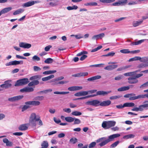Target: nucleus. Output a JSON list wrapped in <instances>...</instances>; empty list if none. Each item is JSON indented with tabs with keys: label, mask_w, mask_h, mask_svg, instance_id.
I'll use <instances>...</instances> for the list:
<instances>
[{
	"label": "nucleus",
	"mask_w": 148,
	"mask_h": 148,
	"mask_svg": "<svg viewBox=\"0 0 148 148\" xmlns=\"http://www.w3.org/2000/svg\"><path fill=\"white\" fill-rule=\"evenodd\" d=\"M140 71V70H137L132 72H130L124 74V75L126 76H133L135 75L137 72Z\"/></svg>",
	"instance_id": "nucleus-18"
},
{
	"label": "nucleus",
	"mask_w": 148,
	"mask_h": 148,
	"mask_svg": "<svg viewBox=\"0 0 148 148\" xmlns=\"http://www.w3.org/2000/svg\"><path fill=\"white\" fill-rule=\"evenodd\" d=\"M88 72H81L77 74H74L72 76L75 77H85L88 75Z\"/></svg>",
	"instance_id": "nucleus-13"
},
{
	"label": "nucleus",
	"mask_w": 148,
	"mask_h": 148,
	"mask_svg": "<svg viewBox=\"0 0 148 148\" xmlns=\"http://www.w3.org/2000/svg\"><path fill=\"white\" fill-rule=\"evenodd\" d=\"M123 77V76L122 75H119L118 76L115 77L114 79L116 80H118L122 79Z\"/></svg>",
	"instance_id": "nucleus-47"
},
{
	"label": "nucleus",
	"mask_w": 148,
	"mask_h": 148,
	"mask_svg": "<svg viewBox=\"0 0 148 148\" xmlns=\"http://www.w3.org/2000/svg\"><path fill=\"white\" fill-rule=\"evenodd\" d=\"M139 56H136L134 57L131 58L128 61L129 62H130L131 61H136V60H139Z\"/></svg>",
	"instance_id": "nucleus-43"
},
{
	"label": "nucleus",
	"mask_w": 148,
	"mask_h": 148,
	"mask_svg": "<svg viewBox=\"0 0 148 148\" xmlns=\"http://www.w3.org/2000/svg\"><path fill=\"white\" fill-rule=\"evenodd\" d=\"M64 77H59L58 78H57L56 79L54 80H51L50 82H54L55 81H57L63 79H64Z\"/></svg>",
	"instance_id": "nucleus-60"
},
{
	"label": "nucleus",
	"mask_w": 148,
	"mask_h": 148,
	"mask_svg": "<svg viewBox=\"0 0 148 148\" xmlns=\"http://www.w3.org/2000/svg\"><path fill=\"white\" fill-rule=\"evenodd\" d=\"M28 126L27 124H25L20 125L18 127L19 130L21 131H25L27 130Z\"/></svg>",
	"instance_id": "nucleus-15"
},
{
	"label": "nucleus",
	"mask_w": 148,
	"mask_h": 148,
	"mask_svg": "<svg viewBox=\"0 0 148 148\" xmlns=\"http://www.w3.org/2000/svg\"><path fill=\"white\" fill-rule=\"evenodd\" d=\"M139 60L140 62H146L148 61V57H143L141 58L139 57Z\"/></svg>",
	"instance_id": "nucleus-26"
},
{
	"label": "nucleus",
	"mask_w": 148,
	"mask_h": 148,
	"mask_svg": "<svg viewBox=\"0 0 148 148\" xmlns=\"http://www.w3.org/2000/svg\"><path fill=\"white\" fill-rule=\"evenodd\" d=\"M12 9V8L11 7H9L5 8L1 11V13L2 14L5 13H7L11 10Z\"/></svg>",
	"instance_id": "nucleus-19"
},
{
	"label": "nucleus",
	"mask_w": 148,
	"mask_h": 148,
	"mask_svg": "<svg viewBox=\"0 0 148 148\" xmlns=\"http://www.w3.org/2000/svg\"><path fill=\"white\" fill-rule=\"evenodd\" d=\"M115 54V53L113 52H110L108 54L103 55L102 56L104 57H107V56H113L114 54Z\"/></svg>",
	"instance_id": "nucleus-42"
},
{
	"label": "nucleus",
	"mask_w": 148,
	"mask_h": 148,
	"mask_svg": "<svg viewBox=\"0 0 148 148\" xmlns=\"http://www.w3.org/2000/svg\"><path fill=\"white\" fill-rule=\"evenodd\" d=\"M20 47L24 49H29L31 47V45L25 42H21L19 44Z\"/></svg>",
	"instance_id": "nucleus-9"
},
{
	"label": "nucleus",
	"mask_w": 148,
	"mask_h": 148,
	"mask_svg": "<svg viewBox=\"0 0 148 148\" xmlns=\"http://www.w3.org/2000/svg\"><path fill=\"white\" fill-rule=\"evenodd\" d=\"M143 22V20H139L138 21H135L133 22L132 23L133 25L136 27L138 26L141 24Z\"/></svg>",
	"instance_id": "nucleus-20"
},
{
	"label": "nucleus",
	"mask_w": 148,
	"mask_h": 148,
	"mask_svg": "<svg viewBox=\"0 0 148 148\" xmlns=\"http://www.w3.org/2000/svg\"><path fill=\"white\" fill-rule=\"evenodd\" d=\"M75 119L71 117H65V121L69 122H71L74 121Z\"/></svg>",
	"instance_id": "nucleus-34"
},
{
	"label": "nucleus",
	"mask_w": 148,
	"mask_h": 148,
	"mask_svg": "<svg viewBox=\"0 0 148 148\" xmlns=\"http://www.w3.org/2000/svg\"><path fill=\"white\" fill-rule=\"evenodd\" d=\"M26 87L27 92H30L34 91V89L32 88L29 87Z\"/></svg>",
	"instance_id": "nucleus-64"
},
{
	"label": "nucleus",
	"mask_w": 148,
	"mask_h": 148,
	"mask_svg": "<svg viewBox=\"0 0 148 148\" xmlns=\"http://www.w3.org/2000/svg\"><path fill=\"white\" fill-rule=\"evenodd\" d=\"M146 40V39H142V40H139L137 41L132 42V45L133 46L140 45V44H141V43L144 42V41Z\"/></svg>",
	"instance_id": "nucleus-23"
},
{
	"label": "nucleus",
	"mask_w": 148,
	"mask_h": 148,
	"mask_svg": "<svg viewBox=\"0 0 148 148\" xmlns=\"http://www.w3.org/2000/svg\"><path fill=\"white\" fill-rule=\"evenodd\" d=\"M26 104L32 105L34 106H38L40 104V103L39 101H33L27 102L25 103Z\"/></svg>",
	"instance_id": "nucleus-12"
},
{
	"label": "nucleus",
	"mask_w": 148,
	"mask_h": 148,
	"mask_svg": "<svg viewBox=\"0 0 148 148\" xmlns=\"http://www.w3.org/2000/svg\"><path fill=\"white\" fill-rule=\"evenodd\" d=\"M96 145V142H92L90 143L88 146V147L89 148H92L93 147L95 146Z\"/></svg>",
	"instance_id": "nucleus-53"
},
{
	"label": "nucleus",
	"mask_w": 148,
	"mask_h": 148,
	"mask_svg": "<svg viewBox=\"0 0 148 148\" xmlns=\"http://www.w3.org/2000/svg\"><path fill=\"white\" fill-rule=\"evenodd\" d=\"M147 97L148 98V94L145 95H138L137 97L135 98L136 99H139L143 98L145 97Z\"/></svg>",
	"instance_id": "nucleus-31"
},
{
	"label": "nucleus",
	"mask_w": 148,
	"mask_h": 148,
	"mask_svg": "<svg viewBox=\"0 0 148 148\" xmlns=\"http://www.w3.org/2000/svg\"><path fill=\"white\" fill-rule=\"evenodd\" d=\"M115 0H99V1L104 3H110L114 2Z\"/></svg>",
	"instance_id": "nucleus-37"
},
{
	"label": "nucleus",
	"mask_w": 148,
	"mask_h": 148,
	"mask_svg": "<svg viewBox=\"0 0 148 148\" xmlns=\"http://www.w3.org/2000/svg\"><path fill=\"white\" fill-rule=\"evenodd\" d=\"M9 81H6L5 82L4 84L1 85L0 87L2 88H7L12 86V84L10 83H8Z\"/></svg>",
	"instance_id": "nucleus-16"
},
{
	"label": "nucleus",
	"mask_w": 148,
	"mask_h": 148,
	"mask_svg": "<svg viewBox=\"0 0 148 148\" xmlns=\"http://www.w3.org/2000/svg\"><path fill=\"white\" fill-rule=\"evenodd\" d=\"M49 111L51 114H53L56 112L55 110L53 108H49Z\"/></svg>",
	"instance_id": "nucleus-63"
},
{
	"label": "nucleus",
	"mask_w": 148,
	"mask_h": 148,
	"mask_svg": "<svg viewBox=\"0 0 148 148\" xmlns=\"http://www.w3.org/2000/svg\"><path fill=\"white\" fill-rule=\"evenodd\" d=\"M71 114L73 115L78 116L81 115L82 114V113L79 111H75L72 112Z\"/></svg>",
	"instance_id": "nucleus-39"
},
{
	"label": "nucleus",
	"mask_w": 148,
	"mask_h": 148,
	"mask_svg": "<svg viewBox=\"0 0 148 148\" xmlns=\"http://www.w3.org/2000/svg\"><path fill=\"white\" fill-rule=\"evenodd\" d=\"M13 65H17L19 64H23V60H14L12 61Z\"/></svg>",
	"instance_id": "nucleus-29"
},
{
	"label": "nucleus",
	"mask_w": 148,
	"mask_h": 148,
	"mask_svg": "<svg viewBox=\"0 0 148 148\" xmlns=\"http://www.w3.org/2000/svg\"><path fill=\"white\" fill-rule=\"evenodd\" d=\"M88 52L86 51H83L80 52V53H77V56H82L83 55L85 54H87Z\"/></svg>",
	"instance_id": "nucleus-45"
},
{
	"label": "nucleus",
	"mask_w": 148,
	"mask_h": 148,
	"mask_svg": "<svg viewBox=\"0 0 148 148\" xmlns=\"http://www.w3.org/2000/svg\"><path fill=\"white\" fill-rule=\"evenodd\" d=\"M41 146H42V147L47 148L48 146V143L47 141H44L42 144Z\"/></svg>",
	"instance_id": "nucleus-46"
},
{
	"label": "nucleus",
	"mask_w": 148,
	"mask_h": 148,
	"mask_svg": "<svg viewBox=\"0 0 148 148\" xmlns=\"http://www.w3.org/2000/svg\"><path fill=\"white\" fill-rule=\"evenodd\" d=\"M143 75V74L142 73L138 74H136V73L135 75H134L133 76L137 79V78H138L142 76Z\"/></svg>",
	"instance_id": "nucleus-58"
},
{
	"label": "nucleus",
	"mask_w": 148,
	"mask_h": 148,
	"mask_svg": "<svg viewBox=\"0 0 148 148\" xmlns=\"http://www.w3.org/2000/svg\"><path fill=\"white\" fill-rule=\"evenodd\" d=\"M146 64L141 63L138 66V67L139 68H143L146 67Z\"/></svg>",
	"instance_id": "nucleus-54"
},
{
	"label": "nucleus",
	"mask_w": 148,
	"mask_h": 148,
	"mask_svg": "<svg viewBox=\"0 0 148 148\" xmlns=\"http://www.w3.org/2000/svg\"><path fill=\"white\" fill-rule=\"evenodd\" d=\"M23 97V95H18L9 98L8 99V100L11 102L16 101L22 99Z\"/></svg>",
	"instance_id": "nucleus-8"
},
{
	"label": "nucleus",
	"mask_w": 148,
	"mask_h": 148,
	"mask_svg": "<svg viewBox=\"0 0 148 148\" xmlns=\"http://www.w3.org/2000/svg\"><path fill=\"white\" fill-rule=\"evenodd\" d=\"M112 92L111 90L108 91H105L103 90L99 91L97 92L95 95H91V97L96 96L97 95L105 96Z\"/></svg>",
	"instance_id": "nucleus-6"
},
{
	"label": "nucleus",
	"mask_w": 148,
	"mask_h": 148,
	"mask_svg": "<svg viewBox=\"0 0 148 148\" xmlns=\"http://www.w3.org/2000/svg\"><path fill=\"white\" fill-rule=\"evenodd\" d=\"M3 142L6 144V146L8 147L12 146L13 145V143L10 141L7 138H4L3 139Z\"/></svg>",
	"instance_id": "nucleus-17"
},
{
	"label": "nucleus",
	"mask_w": 148,
	"mask_h": 148,
	"mask_svg": "<svg viewBox=\"0 0 148 148\" xmlns=\"http://www.w3.org/2000/svg\"><path fill=\"white\" fill-rule=\"evenodd\" d=\"M107 122L108 129L114 126L116 123V122L114 121H108Z\"/></svg>",
	"instance_id": "nucleus-22"
},
{
	"label": "nucleus",
	"mask_w": 148,
	"mask_h": 148,
	"mask_svg": "<svg viewBox=\"0 0 148 148\" xmlns=\"http://www.w3.org/2000/svg\"><path fill=\"white\" fill-rule=\"evenodd\" d=\"M121 97V96L119 95L112 96L110 97V99L111 100L117 99L120 98Z\"/></svg>",
	"instance_id": "nucleus-51"
},
{
	"label": "nucleus",
	"mask_w": 148,
	"mask_h": 148,
	"mask_svg": "<svg viewBox=\"0 0 148 148\" xmlns=\"http://www.w3.org/2000/svg\"><path fill=\"white\" fill-rule=\"evenodd\" d=\"M40 116L35 113H32L29 117V124L33 127L36 126V122L39 120Z\"/></svg>",
	"instance_id": "nucleus-3"
},
{
	"label": "nucleus",
	"mask_w": 148,
	"mask_h": 148,
	"mask_svg": "<svg viewBox=\"0 0 148 148\" xmlns=\"http://www.w3.org/2000/svg\"><path fill=\"white\" fill-rule=\"evenodd\" d=\"M104 69L105 70H108V71H111L113 70L111 65H109L105 67Z\"/></svg>",
	"instance_id": "nucleus-55"
},
{
	"label": "nucleus",
	"mask_w": 148,
	"mask_h": 148,
	"mask_svg": "<svg viewBox=\"0 0 148 148\" xmlns=\"http://www.w3.org/2000/svg\"><path fill=\"white\" fill-rule=\"evenodd\" d=\"M145 109H148V104H145L139 106L138 107H135L132 109V111H142Z\"/></svg>",
	"instance_id": "nucleus-5"
},
{
	"label": "nucleus",
	"mask_w": 148,
	"mask_h": 148,
	"mask_svg": "<svg viewBox=\"0 0 148 148\" xmlns=\"http://www.w3.org/2000/svg\"><path fill=\"white\" fill-rule=\"evenodd\" d=\"M133 86V85H130L128 86L118 88L117 90L119 92L127 90L130 89V87H132Z\"/></svg>",
	"instance_id": "nucleus-14"
},
{
	"label": "nucleus",
	"mask_w": 148,
	"mask_h": 148,
	"mask_svg": "<svg viewBox=\"0 0 148 148\" xmlns=\"http://www.w3.org/2000/svg\"><path fill=\"white\" fill-rule=\"evenodd\" d=\"M29 82L28 79L24 78L17 80L14 85L15 86H19L26 84Z\"/></svg>",
	"instance_id": "nucleus-4"
},
{
	"label": "nucleus",
	"mask_w": 148,
	"mask_h": 148,
	"mask_svg": "<svg viewBox=\"0 0 148 148\" xmlns=\"http://www.w3.org/2000/svg\"><path fill=\"white\" fill-rule=\"evenodd\" d=\"M78 8V7L75 5H73L72 6H68L67 7V9L68 10H71L77 9Z\"/></svg>",
	"instance_id": "nucleus-36"
},
{
	"label": "nucleus",
	"mask_w": 148,
	"mask_h": 148,
	"mask_svg": "<svg viewBox=\"0 0 148 148\" xmlns=\"http://www.w3.org/2000/svg\"><path fill=\"white\" fill-rule=\"evenodd\" d=\"M40 1H30L26 3H25L22 5L24 7H27L34 5L35 3H39Z\"/></svg>",
	"instance_id": "nucleus-7"
},
{
	"label": "nucleus",
	"mask_w": 148,
	"mask_h": 148,
	"mask_svg": "<svg viewBox=\"0 0 148 148\" xmlns=\"http://www.w3.org/2000/svg\"><path fill=\"white\" fill-rule=\"evenodd\" d=\"M54 77V76L53 75H51L42 78V80L43 81H46L53 78Z\"/></svg>",
	"instance_id": "nucleus-21"
},
{
	"label": "nucleus",
	"mask_w": 148,
	"mask_h": 148,
	"mask_svg": "<svg viewBox=\"0 0 148 148\" xmlns=\"http://www.w3.org/2000/svg\"><path fill=\"white\" fill-rule=\"evenodd\" d=\"M29 108V106L28 105H24L23 107L22 108V112H24L25 110L27 109L28 108Z\"/></svg>",
	"instance_id": "nucleus-59"
},
{
	"label": "nucleus",
	"mask_w": 148,
	"mask_h": 148,
	"mask_svg": "<svg viewBox=\"0 0 148 148\" xmlns=\"http://www.w3.org/2000/svg\"><path fill=\"white\" fill-rule=\"evenodd\" d=\"M24 10L22 9H19L18 10L15 11L13 13V14L15 15L19 14L23 12Z\"/></svg>",
	"instance_id": "nucleus-25"
},
{
	"label": "nucleus",
	"mask_w": 148,
	"mask_h": 148,
	"mask_svg": "<svg viewBox=\"0 0 148 148\" xmlns=\"http://www.w3.org/2000/svg\"><path fill=\"white\" fill-rule=\"evenodd\" d=\"M81 121L80 120L78 119H75L74 121V124H79L80 123Z\"/></svg>",
	"instance_id": "nucleus-57"
},
{
	"label": "nucleus",
	"mask_w": 148,
	"mask_h": 148,
	"mask_svg": "<svg viewBox=\"0 0 148 148\" xmlns=\"http://www.w3.org/2000/svg\"><path fill=\"white\" fill-rule=\"evenodd\" d=\"M124 107H132L135 106L134 103L132 102L126 103L124 104Z\"/></svg>",
	"instance_id": "nucleus-27"
},
{
	"label": "nucleus",
	"mask_w": 148,
	"mask_h": 148,
	"mask_svg": "<svg viewBox=\"0 0 148 148\" xmlns=\"http://www.w3.org/2000/svg\"><path fill=\"white\" fill-rule=\"evenodd\" d=\"M104 36V34L102 33L94 36L92 37V39L93 40H97L99 39H101Z\"/></svg>",
	"instance_id": "nucleus-11"
},
{
	"label": "nucleus",
	"mask_w": 148,
	"mask_h": 148,
	"mask_svg": "<svg viewBox=\"0 0 148 148\" xmlns=\"http://www.w3.org/2000/svg\"><path fill=\"white\" fill-rule=\"evenodd\" d=\"M41 77L40 75H36L31 77L29 79L31 80H32L35 79H40Z\"/></svg>",
	"instance_id": "nucleus-28"
},
{
	"label": "nucleus",
	"mask_w": 148,
	"mask_h": 148,
	"mask_svg": "<svg viewBox=\"0 0 148 148\" xmlns=\"http://www.w3.org/2000/svg\"><path fill=\"white\" fill-rule=\"evenodd\" d=\"M102 127L105 129H108V122L106 121H103L102 124Z\"/></svg>",
	"instance_id": "nucleus-33"
},
{
	"label": "nucleus",
	"mask_w": 148,
	"mask_h": 148,
	"mask_svg": "<svg viewBox=\"0 0 148 148\" xmlns=\"http://www.w3.org/2000/svg\"><path fill=\"white\" fill-rule=\"evenodd\" d=\"M111 101L110 100L104 101L101 102L98 100H93L86 102V104L88 105L92 106L95 107L99 106H109L111 104Z\"/></svg>",
	"instance_id": "nucleus-2"
},
{
	"label": "nucleus",
	"mask_w": 148,
	"mask_h": 148,
	"mask_svg": "<svg viewBox=\"0 0 148 148\" xmlns=\"http://www.w3.org/2000/svg\"><path fill=\"white\" fill-rule=\"evenodd\" d=\"M120 136V135L119 134H114L109 136L108 137V138L105 137L99 138L97 140L96 142L97 143L100 142L99 145L101 147H102L109 142L113 141L115 138L119 137Z\"/></svg>",
	"instance_id": "nucleus-1"
},
{
	"label": "nucleus",
	"mask_w": 148,
	"mask_h": 148,
	"mask_svg": "<svg viewBox=\"0 0 148 148\" xmlns=\"http://www.w3.org/2000/svg\"><path fill=\"white\" fill-rule=\"evenodd\" d=\"M56 72V70H49L44 71L42 73L44 75H48L54 73Z\"/></svg>",
	"instance_id": "nucleus-24"
},
{
	"label": "nucleus",
	"mask_w": 148,
	"mask_h": 148,
	"mask_svg": "<svg viewBox=\"0 0 148 148\" xmlns=\"http://www.w3.org/2000/svg\"><path fill=\"white\" fill-rule=\"evenodd\" d=\"M53 59L50 58H49L46 59L45 61L44 62L46 64H51L53 62Z\"/></svg>",
	"instance_id": "nucleus-38"
},
{
	"label": "nucleus",
	"mask_w": 148,
	"mask_h": 148,
	"mask_svg": "<svg viewBox=\"0 0 148 148\" xmlns=\"http://www.w3.org/2000/svg\"><path fill=\"white\" fill-rule=\"evenodd\" d=\"M130 98L129 99L130 100H135L137 99H135V98L137 97L138 96H135V94L134 93L130 94Z\"/></svg>",
	"instance_id": "nucleus-35"
},
{
	"label": "nucleus",
	"mask_w": 148,
	"mask_h": 148,
	"mask_svg": "<svg viewBox=\"0 0 148 148\" xmlns=\"http://www.w3.org/2000/svg\"><path fill=\"white\" fill-rule=\"evenodd\" d=\"M119 1L120 5L125 4L127 2V0H120Z\"/></svg>",
	"instance_id": "nucleus-49"
},
{
	"label": "nucleus",
	"mask_w": 148,
	"mask_h": 148,
	"mask_svg": "<svg viewBox=\"0 0 148 148\" xmlns=\"http://www.w3.org/2000/svg\"><path fill=\"white\" fill-rule=\"evenodd\" d=\"M33 69L34 71H40L41 69L40 68L37 66H34Z\"/></svg>",
	"instance_id": "nucleus-50"
},
{
	"label": "nucleus",
	"mask_w": 148,
	"mask_h": 148,
	"mask_svg": "<svg viewBox=\"0 0 148 148\" xmlns=\"http://www.w3.org/2000/svg\"><path fill=\"white\" fill-rule=\"evenodd\" d=\"M43 98L44 97L43 96H38L36 97L35 98V99L36 100H37L39 101H41L43 99Z\"/></svg>",
	"instance_id": "nucleus-62"
},
{
	"label": "nucleus",
	"mask_w": 148,
	"mask_h": 148,
	"mask_svg": "<svg viewBox=\"0 0 148 148\" xmlns=\"http://www.w3.org/2000/svg\"><path fill=\"white\" fill-rule=\"evenodd\" d=\"M134 137L135 135L134 134H130L123 136V139H127L129 138H134Z\"/></svg>",
	"instance_id": "nucleus-30"
},
{
	"label": "nucleus",
	"mask_w": 148,
	"mask_h": 148,
	"mask_svg": "<svg viewBox=\"0 0 148 148\" xmlns=\"http://www.w3.org/2000/svg\"><path fill=\"white\" fill-rule=\"evenodd\" d=\"M120 52L123 53H130L128 49H123L120 50Z\"/></svg>",
	"instance_id": "nucleus-41"
},
{
	"label": "nucleus",
	"mask_w": 148,
	"mask_h": 148,
	"mask_svg": "<svg viewBox=\"0 0 148 148\" xmlns=\"http://www.w3.org/2000/svg\"><path fill=\"white\" fill-rule=\"evenodd\" d=\"M71 37H75L76 39H80L83 38V35L81 34H78L77 35H71Z\"/></svg>",
	"instance_id": "nucleus-32"
},
{
	"label": "nucleus",
	"mask_w": 148,
	"mask_h": 148,
	"mask_svg": "<svg viewBox=\"0 0 148 148\" xmlns=\"http://www.w3.org/2000/svg\"><path fill=\"white\" fill-rule=\"evenodd\" d=\"M91 97V95H88L87 96H86L85 97H79L77 98V100H81V99H87L89 97Z\"/></svg>",
	"instance_id": "nucleus-56"
},
{
	"label": "nucleus",
	"mask_w": 148,
	"mask_h": 148,
	"mask_svg": "<svg viewBox=\"0 0 148 148\" xmlns=\"http://www.w3.org/2000/svg\"><path fill=\"white\" fill-rule=\"evenodd\" d=\"M77 139L75 138H71L70 140V142L72 144H75L77 142Z\"/></svg>",
	"instance_id": "nucleus-44"
},
{
	"label": "nucleus",
	"mask_w": 148,
	"mask_h": 148,
	"mask_svg": "<svg viewBox=\"0 0 148 148\" xmlns=\"http://www.w3.org/2000/svg\"><path fill=\"white\" fill-rule=\"evenodd\" d=\"M119 143V141H117L113 143L110 146V148H113L117 146Z\"/></svg>",
	"instance_id": "nucleus-48"
},
{
	"label": "nucleus",
	"mask_w": 148,
	"mask_h": 148,
	"mask_svg": "<svg viewBox=\"0 0 148 148\" xmlns=\"http://www.w3.org/2000/svg\"><path fill=\"white\" fill-rule=\"evenodd\" d=\"M128 82L130 84H134L137 83L138 81L134 76L129 77Z\"/></svg>",
	"instance_id": "nucleus-10"
},
{
	"label": "nucleus",
	"mask_w": 148,
	"mask_h": 148,
	"mask_svg": "<svg viewBox=\"0 0 148 148\" xmlns=\"http://www.w3.org/2000/svg\"><path fill=\"white\" fill-rule=\"evenodd\" d=\"M52 91V89H48V90H44L42 91L41 92L42 93H48V92H51Z\"/></svg>",
	"instance_id": "nucleus-61"
},
{
	"label": "nucleus",
	"mask_w": 148,
	"mask_h": 148,
	"mask_svg": "<svg viewBox=\"0 0 148 148\" xmlns=\"http://www.w3.org/2000/svg\"><path fill=\"white\" fill-rule=\"evenodd\" d=\"M32 60L35 62L38 61L40 60V58L37 56L35 55L32 57Z\"/></svg>",
	"instance_id": "nucleus-40"
},
{
	"label": "nucleus",
	"mask_w": 148,
	"mask_h": 148,
	"mask_svg": "<svg viewBox=\"0 0 148 148\" xmlns=\"http://www.w3.org/2000/svg\"><path fill=\"white\" fill-rule=\"evenodd\" d=\"M83 144L82 143H79L78 145V147L79 148H87L88 145H86L84 147H82L83 146Z\"/></svg>",
	"instance_id": "nucleus-52"
}]
</instances>
